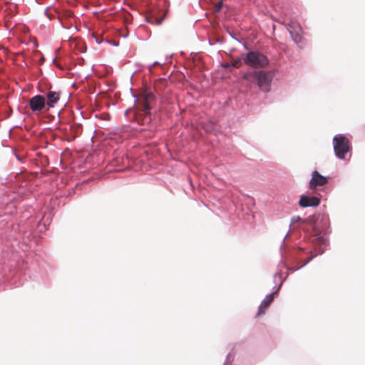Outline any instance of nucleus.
Instances as JSON below:
<instances>
[{
    "label": "nucleus",
    "instance_id": "1",
    "mask_svg": "<svg viewBox=\"0 0 365 365\" xmlns=\"http://www.w3.org/2000/svg\"><path fill=\"white\" fill-rule=\"evenodd\" d=\"M245 78L255 82L258 87L264 92H268L272 81V74L265 71H254L245 74Z\"/></svg>",
    "mask_w": 365,
    "mask_h": 365
},
{
    "label": "nucleus",
    "instance_id": "2",
    "mask_svg": "<svg viewBox=\"0 0 365 365\" xmlns=\"http://www.w3.org/2000/svg\"><path fill=\"white\" fill-rule=\"evenodd\" d=\"M245 64L254 68H262L269 63L268 58L259 51H250L244 58Z\"/></svg>",
    "mask_w": 365,
    "mask_h": 365
},
{
    "label": "nucleus",
    "instance_id": "3",
    "mask_svg": "<svg viewBox=\"0 0 365 365\" xmlns=\"http://www.w3.org/2000/svg\"><path fill=\"white\" fill-rule=\"evenodd\" d=\"M333 140L335 155L340 159H344L345 155L349 150V141L348 138L344 135H337L334 136Z\"/></svg>",
    "mask_w": 365,
    "mask_h": 365
},
{
    "label": "nucleus",
    "instance_id": "4",
    "mask_svg": "<svg viewBox=\"0 0 365 365\" xmlns=\"http://www.w3.org/2000/svg\"><path fill=\"white\" fill-rule=\"evenodd\" d=\"M288 268L286 265V264L282 261L277 267V271L274 274L273 280L274 283L276 284V287H274V291L279 292L280 289V287L283 283V280L284 278H286L288 275L287 272Z\"/></svg>",
    "mask_w": 365,
    "mask_h": 365
},
{
    "label": "nucleus",
    "instance_id": "5",
    "mask_svg": "<svg viewBox=\"0 0 365 365\" xmlns=\"http://www.w3.org/2000/svg\"><path fill=\"white\" fill-rule=\"evenodd\" d=\"M29 106L33 112L40 113L46 107V99L43 96L36 95L29 100Z\"/></svg>",
    "mask_w": 365,
    "mask_h": 365
},
{
    "label": "nucleus",
    "instance_id": "6",
    "mask_svg": "<svg viewBox=\"0 0 365 365\" xmlns=\"http://www.w3.org/2000/svg\"><path fill=\"white\" fill-rule=\"evenodd\" d=\"M328 182L326 177L322 175L318 171L314 170L312 172V178L309 182V187L314 189L318 186H323Z\"/></svg>",
    "mask_w": 365,
    "mask_h": 365
},
{
    "label": "nucleus",
    "instance_id": "7",
    "mask_svg": "<svg viewBox=\"0 0 365 365\" xmlns=\"http://www.w3.org/2000/svg\"><path fill=\"white\" fill-rule=\"evenodd\" d=\"M320 198L316 196L302 195L299 205L303 207H317L320 204Z\"/></svg>",
    "mask_w": 365,
    "mask_h": 365
},
{
    "label": "nucleus",
    "instance_id": "8",
    "mask_svg": "<svg viewBox=\"0 0 365 365\" xmlns=\"http://www.w3.org/2000/svg\"><path fill=\"white\" fill-rule=\"evenodd\" d=\"M143 100L144 110L147 113L150 110V103L155 99L154 93L147 89H145L140 94Z\"/></svg>",
    "mask_w": 365,
    "mask_h": 365
},
{
    "label": "nucleus",
    "instance_id": "9",
    "mask_svg": "<svg viewBox=\"0 0 365 365\" xmlns=\"http://www.w3.org/2000/svg\"><path fill=\"white\" fill-rule=\"evenodd\" d=\"M277 292L273 291L272 293L267 294L264 297V299L262 301L261 304H259L257 314H260L264 312V309H266L274 300V295L277 294Z\"/></svg>",
    "mask_w": 365,
    "mask_h": 365
},
{
    "label": "nucleus",
    "instance_id": "10",
    "mask_svg": "<svg viewBox=\"0 0 365 365\" xmlns=\"http://www.w3.org/2000/svg\"><path fill=\"white\" fill-rule=\"evenodd\" d=\"M47 102H46L48 108H53L54 105L59 101L60 96L59 93L56 91H49L47 95Z\"/></svg>",
    "mask_w": 365,
    "mask_h": 365
},
{
    "label": "nucleus",
    "instance_id": "11",
    "mask_svg": "<svg viewBox=\"0 0 365 365\" xmlns=\"http://www.w3.org/2000/svg\"><path fill=\"white\" fill-rule=\"evenodd\" d=\"M232 354L230 353H229L227 355V358H226V360L224 362V364L223 365H229L230 363H231V361H232Z\"/></svg>",
    "mask_w": 365,
    "mask_h": 365
},
{
    "label": "nucleus",
    "instance_id": "12",
    "mask_svg": "<svg viewBox=\"0 0 365 365\" xmlns=\"http://www.w3.org/2000/svg\"><path fill=\"white\" fill-rule=\"evenodd\" d=\"M160 64H161L160 62H158V61H155V62H154L153 64L150 65V66H149V67H148V68H149V70H150V71H151V69H152L155 66L160 65Z\"/></svg>",
    "mask_w": 365,
    "mask_h": 365
},
{
    "label": "nucleus",
    "instance_id": "13",
    "mask_svg": "<svg viewBox=\"0 0 365 365\" xmlns=\"http://www.w3.org/2000/svg\"><path fill=\"white\" fill-rule=\"evenodd\" d=\"M289 33H290V35H291V36H292V40H293L294 42H297V34H294V33H293V32H292V31H289Z\"/></svg>",
    "mask_w": 365,
    "mask_h": 365
},
{
    "label": "nucleus",
    "instance_id": "14",
    "mask_svg": "<svg viewBox=\"0 0 365 365\" xmlns=\"http://www.w3.org/2000/svg\"><path fill=\"white\" fill-rule=\"evenodd\" d=\"M288 233L286 234V235L284 236L283 240H282V245H281V247H280V250H282V248L284 247V240H285V238L287 237Z\"/></svg>",
    "mask_w": 365,
    "mask_h": 365
},
{
    "label": "nucleus",
    "instance_id": "15",
    "mask_svg": "<svg viewBox=\"0 0 365 365\" xmlns=\"http://www.w3.org/2000/svg\"><path fill=\"white\" fill-rule=\"evenodd\" d=\"M295 222H297V219L292 218V223L294 225Z\"/></svg>",
    "mask_w": 365,
    "mask_h": 365
},
{
    "label": "nucleus",
    "instance_id": "16",
    "mask_svg": "<svg viewBox=\"0 0 365 365\" xmlns=\"http://www.w3.org/2000/svg\"><path fill=\"white\" fill-rule=\"evenodd\" d=\"M95 38H96V43H98V44L101 43V41H99L96 37H95Z\"/></svg>",
    "mask_w": 365,
    "mask_h": 365
},
{
    "label": "nucleus",
    "instance_id": "17",
    "mask_svg": "<svg viewBox=\"0 0 365 365\" xmlns=\"http://www.w3.org/2000/svg\"><path fill=\"white\" fill-rule=\"evenodd\" d=\"M133 97L135 98V102L136 101V98H137V96L136 95H133Z\"/></svg>",
    "mask_w": 365,
    "mask_h": 365
},
{
    "label": "nucleus",
    "instance_id": "18",
    "mask_svg": "<svg viewBox=\"0 0 365 365\" xmlns=\"http://www.w3.org/2000/svg\"><path fill=\"white\" fill-rule=\"evenodd\" d=\"M230 36H231V37H232L234 38L233 35H232V34H230ZM235 39H236V38H235Z\"/></svg>",
    "mask_w": 365,
    "mask_h": 365
},
{
    "label": "nucleus",
    "instance_id": "19",
    "mask_svg": "<svg viewBox=\"0 0 365 365\" xmlns=\"http://www.w3.org/2000/svg\"><path fill=\"white\" fill-rule=\"evenodd\" d=\"M230 36H231V37H232L234 38L233 35H232V34H230ZM235 39H236V38H235Z\"/></svg>",
    "mask_w": 365,
    "mask_h": 365
}]
</instances>
